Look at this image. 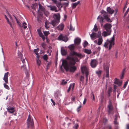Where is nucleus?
<instances>
[{"instance_id": "1", "label": "nucleus", "mask_w": 129, "mask_h": 129, "mask_svg": "<svg viewBox=\"0 0 129 129\" xmlns=\"http://www.w3.org/2000/svg\"><path fill=\"white\" fill-rule=\"evenodd\" d=\"M67 59L68 61L65 60H63L62 65L60 67L61 71L63 70L62 66L67 72L69 70L70 72H74L76 69V67L74 66L76 63L75 60L74 58L70 56H67Z\"/></svg>"}, {"instance_id": "2", "label": "nucleus", "mask_w": 129, "mask_h": 129, "mask_svg": "<svg viewBox=\"0 0 129 129\" xmlns=\"http://www.w3.org/2000/svg\"><path fill=\"white\" fill-rule=\"evenodd\" d=\"M115 38L114 36H113L112 38H111V40H109V39H107L104 45V46L105 48H107L108 46L109 45L108 49L110 50L112 46L114 45Z\"/></svg>"}, {"instance_id": "3", "label": "nucleus", "mask_w": 129, "mask_h": 129, "mask_svg": "<svg viewBox=\"0 0 129 129\" xmlns=\"http://www.w3.org/2000/svg\"><path fill=\"white\" fill-rule=\"evenodd\" d=\"M9 74V72H7L6 73H5L4 75V77H3V79L5 83L4 84V87L8 90L10 89V88L9 87V86L6 84L8 83V76Z\"/></svg>"}, {"instance_id": "4", "label": "nucleus", "mask_w": 129, "mask_h": 129, "mask_svg": "<svg viewBox=\"0 0 129 129\" xmlns=\"http://www.w3.org/2000/svg\"><path fill=\"white\" fill-rule=\"evenodd\" d=\"M107 108L108 109V112L109 114H113L114 113L113 107L112 104L111 100L109 99V104L108 105Z\"/></svg>"}, {"instance_id": "5", "label": "nucleus", "mask_w": 129, "mask_h": 129, "mask_svg": "<svg viewBox=\"0 0 129 129\" xmlns=\"http://www.w3.org/2000/svg\"><path fill=\"white\" fill-rule=\"evenodd\" d=\"M27 127L29 128L33 127L34 125V122L33 119L31 118V116L29 115L27 120Z\"/></svg>"}, {"instance_id": "6", "label": "nucleus", "mask_w": 129, "mask_h": 129, "mask_svg": "<svg viewBox=\"0 0 129 129\" xmlns=\"http://www.w3.org/2000/svg\"><path fill=\"white\" fill-rule=\"evenodd\" d=\"M109 66L108 64H106L104 67V71L106 73V77L108 78H109Z\"/></svg>"}, {"instance_id": "7", "label": "nucleus", "mask_w": 129, "mask_h": 129, "mask_svg": "<svg viewBox=\"0 0 129 129\" xmlns=\"http://www.w3.org/2000/svg\"><path fill=\"white\" fill-rule=\"evenodd\" d=\"M112 26L111 24L109 23H106L104 25V27L106 31L109 33L111 32Z\"/></svg>"}, {"instance_id": "8", "label": "nucleus", "mask_w": 129, "mask_h": 129, "mask_svg": "<svg viewBox=\"0 0 129 129\" xmlns=\"http://www.w3.org/2000/svg\"><path fill=\"white\" fill-rule=\"evenodd\" d=\"M59 40H62L65 42H66L68 40V38L66 36H63L62 35L60 34L58 37Z\"/></svg>"}, {"instance_id": "9", "label": "nucleus", "mask_w": 129, "mask_h": 129, "mask_svg": "<svg viewBox=\"0 0 129 129\" xmlns=\"http://www.w3.org/2000/svg\"><path fill=\"white\" fill-rule=\"evenodd\" d=\"M71 55L72 57L74 56H76L79 57L80 58L84 56L82 55L81 53H78L76 52H72L71 53Z\"/></svg>"}, {"instance_id": "10", "label": "nucleus", "mask_w": 129, "mask_h": 129, "mask_svg": "<svg viewBox=\"0 0 129 129\" xmlns=\"http://www.w3.org/2000/svg\"><path fill=\"white\" fill-rule=\"evenodd\" d=\"M81 72L83 74H84L85 73V75L87 74L88 75L89 72L86 66H83L81 67Z\"/></svg>"}, {"instance_id": "11", "label": "nucleus", "mask_w": 129, "mask_h": 129, "mask_svg": "<svg viewBox=\"0 0 129 129\" xmlns=\"http://www.w3.org/2000/svg\"><path fill=\"white\" fill-rule=\"evenodd\" d=\"M68 48L70 50L71 52L70 53V54L68 56H70L71 57V53H72V52H75L74 50L75 49V47L74 46L73 44H71L68 47Z\"/></svg>"}, {"instance_id": "12", "label": "nucleus", "mask_w": 129, "mask_h": 129, "mask_svg": "<svg viewBox=\"0 0 129 129\" xmlns=\"http://www.w3.org/2000/svg\"><path fill=\"white\" fill-rule=\"evenodd\" d=\"M59 21H57L55 19H53L49 22V23L52 24L53 26L55 27L59 23Z\"/></svg>"}, {"instance_id": "13", "label": "nucleus", "mask_w": 129, "mask_h": 129, "mask_svg": "<svg viewBox=\"0 0 129 129\" xmlns=\"http://www.w3.org/2000/svg\"><path fill=\"white\" fill-rule=\"evenodd\" d=\"M97 64V62L95 59L92 60L90 62V65L93 68H95Z\"/></svg>"}, {"instance_id": "14", "label": "nucleus", "mask_w": 129, "mask_h": 129, "mask_svg": "<svg viewBox=\"0 0 129 129\" xmlns=\"http://www.w3.org/2000/svg\"><path fill=\"white\" fill-rule=\"evenodd\" d=\"M53 17L54 18V19H55L57 21H59L60 16L59 13L54 14L53 15Z\"/></svg>"}, {"instance_id": "15", "label": "nucleus", "mask_w": 129, "mask_h": 129, "mask_svg": "<svg viewBox=\"0 0 129 129\" xmlns=\"http://www.w3.org/2000/svg\"><path fill=\"white\" fill-rule=\"evenodd\" d=\"M60 94V92L58 90L55 93L54 96L55 99L57 100L60 101V100L59 98V96Z\"/></svg>"}, {"instance_id": "16", "label": "nucleus", "mask_w": 129, "mask_h": 129, "mask_svg": "<svg viewBox=\"0 0 129 129\" xmlns=\"http://www.w3.org/2000/svg\"><path fill=\"white\" fill-rule=\"evenodd\" d=\"M107 13H108L111 14H113L114 12V10L110 7L107 8Z\"/></svg>"}, {"instance_id": "17", "label": "nucleus", "mask_w": 129, "mask_h": 129, "mask_svg": "<svg viewBox=\"0 0 129 129\" xmlns=\"http://www.w3.org/2000/svg\"><path fill=\"white\" fill-rule=\"evenodd\" d=\"M81 42V39L78 38H76L74 40V43L77 45L80 44Z\"/></svg>"}, {"instance_id": "18", "label": "nucleus", "mask_w": 129, "mask_h": 129, "mask_svg": "<svg viewBox=\"0 0 129 129\" xmlns=\"http://www.w3.org/2000/svg\"><path fill=\"white\" fill-rule=\"evenodd\" d=\"M114 83L115 84L118 85H120L122 84V81H120L119 80L115 78V79Z\"/></svg>"}, {"instance_id": "19", "label": "nucleus", "mask_w": 129, "mask_h": 129, "mask_svg": "<svg viewBox=\"0 0 129 129\" xmlns=\"http://www.w3.org/2000/svg\"><path fill=\"white\" fill-rule=\"evenodd\" d=\"M90 37L92 39H96L97 38V34L96 33L92 32V33L90 35Z\"/></svg>"}, {"instance_id": "20", "label": "nucleus", "mask_w": 129, "mask_h": 129, "mask_svg": "<svg viewBox=\"0 0 129 129\" xmlns=\"http://www.w3.org/2000/svg\"><path fill=\"white\" fill-rule=\"evenodd\" d=\"M103 16L104 18V19H106L107 21L111 22H112L110 18L108 17V14H103Z\"/></svg>"}, {"instance_id": "21", "label": "nucleus", "mask_w": 129, "mask_h": 129, "mask_svg": "<svg viewBox=\"0 0 129 129\" xmlns=\"http://www.w3.org/2000/svg\"><path fill=\"white\" fill-rule=\"evenodd\" d=\"M8 111L10 113H13L15 111L14 108L12 107H9L7 108Z\"/></svg>"}, {"instance_id": "22", "label": "nucleus", "mask_w": 129, "mask_h": 129, "mask_svg": "<svg viewBox=\"0 0 129 129\" xmlns=\"http://www.w3.org/2000/svg\"><path fill=\"white\" fill-rule=\"evenodd\" d=\"M64 25L63 24L61 23L57 27L58 30H63Z\"/></svg>"}, {"instance_id": "23", "label": "nucleus", "mask_w": 129, "mask_h": 129, "mask_svg": "<svg viewBox=\"0 0 129 129\" xmlns=\"http://www.w3.org/2000/svg\"><path fill=\"white\" fill-rule=\"evenodd\" d=\"M103 41V40L102 37L99 38L98 41L97 45H101L102 44Z\"/></svg>"}, {"instance_id": "24", "label": "nucleus", "mask_w": 129, "mask_h": 129, "mask_svg": "<svg viewBox=\"0 0 129 129\" xmlns=\"http://www.w3.org/2000/svg\"><path fill=\"white\" fill-rule=\"evenodd\" d=\"M61 52L63 55H65L67 54V52L64 48L61 47Z\"/></svg>"}, {"instance_id": "25", "label": "nucleus", "mask_w": 129, "mask_h": 129, "mask_svg": "<svg viewBox=\"0 0 129 129\" xmlns=\"http://www.w3.org/2000/svg\"><path fill=\"white\" fill-rule=\"evenodd\" d=\"M97 19H99L98 20L100 23H103L104 22V18L100 16H99L98 17Z\"/></svg>"}, {"instance_id": "26", "label": "nucleus", "mask_w": 129, "mask_h": 129, "mask_svg": "<svg viewBox=\"0 0 129 129\" xmlns=\"http://www.w3.org/2000/svg\"><path fill=\"white\" fill-rule=\"evenodd\" d=\"M111 33H108L107 31H103L102 33V36L104 37H106L108 35H110Z\"/></svg>"}, {"instance_id": "27", "label": "nucleus", "mask_w": 129, "mask_h": 129, "mask_svg": "<svg viewBox=\"0 0 129 129\" xmlns=\"http://www.w3.org/2000/svg\"><path fill=\"white\" fill-rule=\"evenodd\" d=\"M80 3L79 1L76 2V3H73L72 4V8L73 9L75 8L76 6Z\"/></svg>"}, {"instance_id": "28", "label": "nucleus", "mask_w": 129, "mask_h": 129, "mask_svg": "<svg viewBox=\"0 0 129 129\" xmlns=\"http://www.w3.org/2000/svg\"><path fill=\"white\" fill-rule=\"evenodd\" d=\"M39 9L42 11H44L45 10V8L40 4H39Z\"/></svg>"}, {"instance_id": "29", "label": "nucleus", "mask_w": 129, "mask_h": 129, "mask_svg": "<svg viewBox=\"0 0 129 129\" xmlns=\"http://www.w3.org/2000/svg\"><path fill=\"white\" fill-rule=\"evenodd\" d=\"M21 27H23L24 29H25L27 27V25L25 22H24L22 23V25L21 24Z\"/></svg>"}, {"instance_id": "30", "label": "nucleus", "mask_w": 129, "mask_h": 129, "mask_svg": "<svg viewBox=\"0 0 129 129\" xmlns=\"http://www.w3.org/2000/svg\"><path fill=\"white\" fill-rule=\"evenodd\" d=\"M43 33L45 36L46 37V39L47 40V36L50 34L49 32V31H43Z\"/></svg>"}, {"instance_id": "31", "label": "nucleus", "mask_w": 129, "mask_h": 129, "mask_svg": "<svg viewBox=\"0 0 129 129\" xmlns=\"http://www.w3.org/2000/svg\"><path fill=\"white\" fill-rule=\"evenodd\" d=\"M84 51V52L88 54H89L91 53V51L90 50L85 49Z\"/></svg>"}, {"instance_id": "32", "label": "nucleus", "mask_w": 129, "mask_h": 129, "mask_svg": "<svg viewBox=\"0 0 129 129\" xmlns=\"http://www.w3.org/2000/svg\"><path fill=\"white\" fill-rule=\"evenodd\" d=\"M49 23L47 21H46L45 22V26L46 28L48 29L49 27Z\"/></svg>"}, {"instance_id": "33", "label": "nucleus", "mask_w": 129, "mask_h": 129, "mask_svg": "<svg viewBox=\"0 0 129 129\" xmlns=\"http://www.w3.org/2000/svg\"><path fill=\"white\" fill-rule=\"evenodd\" d=\"M98 29L97 27V26L96 25V24H95L94 25V27L93 28V29L91 30V31L92 32L93 31H94L95 32H96L98 30Z\"/></svg>"}, {"instance_id": "34", "label": "nucleus", "mask_w": 129, "mask_h": 129, "mask_svg": "<svg viewBox=\"0 0 129 129\" xmlns=\"http://www.w3.org/2000/svg\"><path fill=\"white\" fill-rule=\"evenodd\" d=\"M39 49L38 48H37L36 49H34V52L36 55H37L38 54V52L39 51Z\"/></svg>"}, {"instance_id": "35", "label": "nucleus", "mask_w": 129, "mask_h": 129, "mask_svg": "<svg viewBox=\"0 0 129 129\" xmlns=\"http://www.w3.org/2000/svg\"><path fill=\"white\" fill-rule=\"evenodd\" d=\"M42 57L44 60H45L47 62L48 57H47V55H44Z\"/></svg>"}, {"instance_id": "36", "label": "nucleus", "mask_w": 129, "mask_h": 129, "mask_svg": "<svg viewBox=\"0 0 129 129\" xmlns=\"http://www.w3.org/2000/svg\"><path fill=\"white\" fill-rule=\"evenodd\" d=\"M67 83V81H65L64 79H63L62 80L61 82L60 83V84L61 85H65Z\"/></svg>"}, {"instance_id": "37", "label": "nucleus", "mask_w": 129, "mask_h": 129, "mask_svg": "<svg viewBox=\"0 0 129 129\" xmlns=\"http://www.w3.org/2000/svg\"><path fill=\"white\" fill-rule=\"evenodd\" d=\"M125 70V69H123V70H122V73L121 74V76L120 78L121 79H122V78L123 77L124 75V72Z\"/></svg>"}, {"instance_id": "38", "label": "nucleus", "mask_w": 129, "mask_h": 129, "mask_svg": "<svg viewBox=\"0 0 129 129\" xmlns=\"http://www.w3.org/2000/svg\"><path fill=\"white\" fill-rule=\"evenodd\" d=\"M18 55L19 57L22 59V53L20 51H18Z\"/></svg>"}, {"instance_id": "39", "label": "nucleus", "mask_w": 129, "mask_h": 129, "mask_svg": "<svg viewBox=\"0 0 129 129\" xmlns=\"http://www.w3.org/2000/svg\"><path fill=\"white\" fill-rule=\"evenodd\" d=\"M38 32L39 36L41 37L44 36L42 33L41 31L40 30H38Z\"/></svg>"}, {"instance_id": "40", "label": "nucleus", "mask_w": 129, "mask_h": 129, "mask_svg": "<svg viewBox=\"0 0 129 129\" xmlns=\"http://www.w3.org/2000/svg\"><path fill=\"white\" fill-rule=\"evenodd\" d=\"M37 64L38 66H40L41 64V61L40 59H36Z\"/></svg>"}, {"instance_id": "41", "label": "nucleus", "mask_w": 129, "mask_h": 129, "mask_svg": "<svg viewBox=\"0 0 129 129\" xmlns=\"http://www.w3.org/2000/svg\"><path fill=\"white\" fill-rule=\"evenodd\" d=\"M14 17L15 18V19L17 21V23L18 24V25L19 26V27H21V23L19 22V21L17 19L16 17L14 15Z\"/></svg>"}, {"instance_id": "42", "label": "nucleus", "mask_w": 129, "mask_h": 129, "mask_svg": "<svg viewBox=\"0 0 129 129\" xmlns=\"http://www.w3.org/2000/svg\"><path fill=\"white\" fill-rule=\"evenodd\" d=\"M97 38H99L100 37H102L101 36V31H99L97 34Z\"/></svg>"}, {"instance_id": "43", "label": "nucleus", "mask_w": 129, "mask_h": 129, "mask_svg": "<svg viewBox=\"0 0 129 129\" xmlns=\"http://www.w3.org/2000/svg\"><path fill=\"white\" fill-rule=\"evenodd\" d=\"M102 72V71L101 70H99V71H96V74L98 75L99 76H100L101 75Z\"/></svg>"}, {"instance_id": "44", "label": "nucleus", "mask_w": 129, "mask_h": 129, "mask_svg": "<svg viewBox=\"0 0 129 129\" xmlns=\"http://www.w3.org/2000/svg\"><path fill=\"white\" fill-rule=\"evenodd\" d=\"M88 44V43L86 41H85L84 42L83 44V47L85 48L87 46V45Z\"/></svg>"}, {"instance_id": "45", "label": "nucleus", "mask_w": 129, "mask_h": 129, "mask_svg": "<svg viewBox=\"0 0 129 129\" xmlns=\"http://www.w3.org/2000/svg\"><path fill=\"white\" fill-rule=\"evenodd\" d=\"M84 79V76H81L80 78V81L83 82Z\"/></svg>"}, {"instance_id": "46", "label": "nucleus", "mask_w": 129, "mask_h": 129, "mask_svg": "<svg viewBox=\"0 0 129 129\" xmlns=\"http://www.w3.org/2000/svg\"><path fill=\"white\" fill-rule=\"evenodd\" d=\"M57 8L55 6H52L50 10H51L54 11L55 9H56Z\"/></svg>"}, {"instance_id": "47", "label": "nucleus", "mask_w": 129, "mask_h": 129, "mask_svg": "<svg viewBox=\"0 0 129 129\" xmlns=\"http://www.w3.org/2000/svg\"><path fill=\"white\" fill-rule=\"evenodd\" d=\"M112 92L111 89L109 88L108 90V96L109 97L110 96V93Z\"/></svg>"}, {"instance_id": "48", "label": "nucleus", "mask_w": 129, "mask_h": 129, "mask_svg": "<svg viewBox=\"0 0 129 129\" xmlns=\"http://www.w3.org/2000/svg\"><path fill=\"white\" fill-rule=\"evenodd\" d=\"M79 127V125L77 123L75 124L74 126H73V128L75 129H77Z\"/></svg>"}, {"instance_id": "49", "label": "nucleus", "mask_w": 129, "mask_h": 129, "mask_svg": "<svg viewBox=\"0 0 129 129\" xmlns=\"http://www.w3.org/2000/svg\"><path fill=\"white\" fill-rule=\"evenodd\" d=\"M75 30L74 28L72 26L71 24L70 25V27L69 28V30H71L74 31Z\"/></svg>"}, {"instance_id": "50", "label": "nucleus", "mask_w": 129, "mask_h": 129, "mask_svg": "<svg viewBox=\"0 0 129 129\" xmlns=\"http://www.w3.org/2000/svg\"><path fill=\"white\" fill-rule=\"evenodd\" d=\"M101 102H102L104 99V95L103 93H102L101 96Z\"/></svg>"}, {"instance_id": "51", "label": "nucleus", "mask_w": 129, "mask_h": 129, "mask_svg": "<svg viewBox=\"0 0 129 129\" xmlns=\"http://www.w3.org/2000/svg\"><path fill=\"white\" fill-rule=\"evenodd\" d=\"M101 13L102 14H108L107 12L105 11L104 10H102L101 11Z\"/></svg>"}, {"instance_id": "52", "label": "nucleus", "mask_w": 129, "mask_h": 129, "mask_svg": "<svg viewBox=\"0 0 129 129\" xmlns=\"http://www.w3.org/2000/svg\"><path fill=\"white\" fill-rule=\"evenodd\" d=\"M117 118H116L114 119V123L115 125H118V123L117 121Z\"/></svg>"}, {"instance_id": "53", "label": "nucleus", "mask_w": 129, "mask_h": 129, "mask_svg": "<svg viewBox=\"0 0 129 129\" xmlns=\"http://www.w3.org/2000/svg\"><path fill=\"white\" fill-rule=\"evenodd\" d=\"M128 81H126L124 83V84L123 87L125 88L126 87V86L128 83Z\"/></svg>"}, {"instance_id": "54", "label": "nucleus", "mask_w": 129, "mask_h": 129, "mask_svg": "<svg viewBox=\"0 0 129 129\" xmlns=\"http://www.w3.org/2000/svg\"><path fill=\"white\" fill-rule=\"evenodd\" d=\"M81 107V106L80 105L77 108V110L78 112H79L80 110V108Z\"/></svg>"}, {"instance_id": "55", "label": "nucleus", "mask_w": 129, "mask_h": 129, "mask_svg": "<svg viewBox=\"0 0 129 129\" xmlns=\"http://www.w3.org/2000/svg\"><path fill=\"white\" fill-rule=\"evenodd\" d=\"M129 11V8H128V9H127V10H126V11L125 12V13L124 14V16H125L127 14L128 12Z\"/></svg>"}, {"instance_id": "56", "label": "nucleus", "mask_w": 129, "mask_h": 129, "mask_svg": "<svg viewBox=\"0 0 129 129\" xmlns=\"http://www.w3.org/2000/svg\"><path fill=\"white\" fill-rule=\"evenodd\" d=\"M88 75L87 74H86V75H85L86 77V83H87V82L88 78Z\"/></svg>"}, {"instance_id": "57", "label": "nucleus", "mask_w": 129, "mask_h": 129, "mask_svg": "<svg viewBox=\"0 0 129 129\" xmlns=\"http://www.w3.org/2000/svg\"><path fill=\"white\" fill-rule=\"evenodd\" d=\"M41 46L43 49H45V44L44 43H43L41 44Z\"/></svg>"}, {"instance_id": "58", "label": "nucleus", "mask_w": 129, "mask_h": 129, "mask_svg": "<svg viewBox=\"0 0 129 129\" xmlns=\"http://www.w3.org/2000/svg\"><path fill=\"white\" fill-rule=\"evenodd\" d=\"M47 52L48 53V54L49 55H50L51 52V50H48L47 51Z\"/></svg>"}, {"instance_id": "59", "label": "nucleus", "mask_w": 129, "mask_h": 129, "mask_svg": "<svg viewBox=\"0 0 129 129\" xmlns=\"http://www.w3.org/2000/svg\"><path fill=\"white\" fill-rule=\"evenodd\" d=\"M8 23L10 25V27L12 28H13V26L12 25V24L10 22H8Z\"/></svg>"}, {"instance_id": "60", "label": "nucleus", "mask_w": 129, "mask_h": 129, "mask_svg": "<svg viewBox=\"0 0 129 129\" xmlns=\"http://www.w3.org/2000/svg\"><path fill=\"white\" fill-rule=\"evenodd\" d=\"M60 3H58L56 4V6L58 8H59L60 5Z\"/></svg>"}, {"instance_id": "61", "label": "nucleus", "mask_w": 129, "mask_h": 129, "mask_svg": "<svg viewBox=\"0 0 129 129\" xmlns=\"http://www.w3.org/2000/svg\"><path fill=\"white\" fill-rule=\"evenodd\" d=\"M115 11V13L114 14V15L115 16L116 15V14L117 13V12H118V10L117 9H116Z\"/></svg>"}, {"instance_id": "62", "label": "nucleus", "mask_w": 129, "mask_h": 129, "mask_svg": "<svg viewBox=\"0 0 129 129\" xmlns=\"http://www.w3.org/2000/svg\"><path fill=\"white\" fill-rule=\"evenodd\" d=\"M86 100V98H85L84 101L83 102V104L84 105L85 104Z\"/></svg>"}, {"instance_id": "63", "label": "nucleus", "mask_w": 129, "mask_h": 129, "mask_svg": "<svg viewBox=\"0 0 129 129\" xmlns=\"http://www.w3.org/2000/svg\"><path fill=\"white\" fill-rule=\"evenodd\" d=\"M75 100V98L74 96L72 97L71 98V100L72 101H74Z\"/></svg>"}, {"instance_id": "64", "label": "nucleus", "mask_w": 129, "mask_h": 129, "mask_svg": "<svg viewBox=\"0 0 129 129\" xmlns=\"http://www.w3.org/2000/svg\"><path fill=\"white\" fill-rule=\"evenodd\" d=\"M21 60L22 62L23 63H25V59H22H22H21Z\"/></svg>"}]
</instances>
